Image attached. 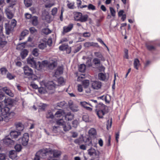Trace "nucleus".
I'll return each mask as SVG.
<instances>
[{"mask_svg":"<svg viewBox=\"0 0 160 160\" xmlns=\"http://www.w3.org/2000/svg\"><path fill=\"white\" fill-rule=\"evenodd\" d=\"M96 113L99 118H102L103 116L108 112V107L102 103L95 105Z\"/></svg>","mask_w":160,"mask_h":160,"instance_id":"obj_1","label":"nucleus"},{"mask_svg":"<svg viewBox=\"0 0 160 160\" xmlns=\"http://www.w3.org/2000/svg\"><path fill=\"white\" fill-rule=\"evenodd\" d=\"M0 113L3 116L5 117V122H8L9 120L12 118L14 115L15 113L12 111H10V108L7 107L2 108Z\"/></svg>","mask_w":160,"mask_h":160,"instance_id":"obj_2","label":"nucleus"},{"mask_svg":"<svg viewBox=\"0 0 160 160\" xmlns=\"http://www.w3.org/2000/svg\"><path fill=\"white\" fill-rule=\"evenodd\" d=\"M23 70L24 75L28 76H31V78L32 80H35L37 79V76L33 73L32 70L27 66L23 68Z\"/></svg>","mask_w":160,"mask_h":160,"instance_id":"obj_3","label":"nucleus"},{"mask_svg":"<svg viewBox=\"0 0 160 160\" xmlns=\"http://www.w3.org/2000/svg\"><path fill=\"white\" fill-rule=\"evenodd\" d=\"M57 124L62 127L63 129L65 131H67L69 130L71 128V127L69 123H66L63 119H60L57 122Z\"/></svg>","mask_w":160,"mask_h":160,"instance_id":"obj_4","label":"nucleus"},{"mask_svg":"<svg viewBox=\"0 0 160 160\" xmlns=\"http://www.w3.org/2000/svg\"><path fill=\"white\" fill-rule=\"evenodd\" d=\"M49 152L52 156H49L48 158V160H57L55 158H58L61 155L60 151L57 150H50Z\"/></svg>","mask_w":160,"mask_h":160,"instance_id":"obj_5","label":"nucleus"},{"mask_svg":"<svg viewBox=\"0 0 160 160\" xmlns=\"http://www.w3.org/2000/svg\"><path fill=\"white\" fill-rule=\"evenodd\" d=\"M29 140V135L27 133H25L22 138L19 139V141L24 146H26Z\"/></svg>","mask_w":160,"mask_h":160,"instance_id":"obj_6","label":"nucleus"},{"mask_svg":"<svg viewBox=\"0 0 160 160\" xmlns=\"http://www.w3.org/2000/svg\"><path fill=\"white\" fill-rule=\"evenodd\" d=\"M27 61L28 64L30 65L32 67L38 70L39 69L38 63H37L34 58L29 57L28 58Z\"/></svg>","mask_w":160,"mask_h":160,"instance_id":"obj_7","label":"nucleus"},{"mask_svg":"<svg viewBox=\"0 0 160 160\" xmlns=\"http://www.w3.org/2000/svg\"><path fill=\"white\" fill-rule=\"evenodd\" d=\"M49 154L50 152L48 151L47 149H42L37 152V155H38L40 158H45L47 155Z\"/></svg>","mask_w":160,"mask_h":160,"instance_id":"obj_8","label":"nucleus"},{"mask_svg":"<svg viewBox=\"0 0 160 160\" xmlns=\"http://www.w3.org/2000/svg\"><path fill=\"white\" fill-rule=\"evenodd\" d=\"M73 24L71 23L67 26L63 27V31L62 33V35H64L66 33L71 31L73 27Z\"/></svg>","mask_w":160,"mask_h":160,"instance_id":"obj_9","label":"nucleus"},{"mask_svg":"<svg viewBox=\"0 0 160 160\" xmlns=\"http://www.w3.org/2000/svg\"><path fill=\"white\" fill-rule=\"evenodd\" d=\"M102 83L98 81H94L92 82V87L94 89L98 90L101 88Z\"/></svg>","mask_w":160,"mask_h":160,"instance_id":"obj_10","label":"nucleus"},{"mask_svg":"<svg viewBox=\"0 0 160 160\" xmlns=\"http://www.w3.org/2000/svg\"><path fill=\"white\" fill-rule=\"evenodd\" d=\"M88 154L91 156H93L96 158H99V152L98 151V153H97L96 150L92 148L88 150Z\"/></svg>","mask_w":160,"mask_h":160,"instance_id":"obj_11","label":"nucleus"},{"mask_svg":"<svg viewBox=\"0 0 160 160\" xmlns=\"http://www.w3.org/2000/svg\"><path fill=\"white\" fill-rule=\"evenodd\" d=\"M2 27L0 25V45H5L7 42L4 40V37L2 33Z\"/></svg>","mask_w":160,"mask_h":160,"instance_id":"obj_12","label":"nucleus"},{"mask_svg":"<svg viewBox=\"0 0 160 160\" xmlns=\"http://www.w3.org/2000/svg\"><path fill=\"white\" fill-rule=\"evenodd\" d=\"M45 87L49 90H54L56 86V84L52 81L48 82L45 85Z\"/></svg>","mask_w":160,"mask_h":160,"instance_id":"obj_13","label":"nucleus"},{"mask_svg":"<svg viewBox=\"0 0 160 160\" xmlns=\"http://www.w3.org/2000/svg\"><path fill=\"white\" fill-rule=\"evenodd\" d=\"M9 136H6L5 138L3 140V142L4 144L7 145H12L14 143V142L9 137Z\"/></svg>","mask_w":160,"mask_h":160,"instance_id":"obj_14","label":"nucleus"},{"mask_svg":"<svg viewBox=\"0 0 160 160\" xmlns=\"http://www.w3.org/2000/svg\"><path fill=\"white\" fill-rule=\"evenodd\" d=\"M21 132L16 130H12L10 131V135L12 138H16L20 135Z\"/></svg>","mask_w":160,"mask_h":160,"instance_id":"obj_15","label":"nucleus"},{"mask_svg":"<svg viewBox=\"0 0 160 160\" xmlns=\"http://www.w3.org/2000/svg\"><path fill=\"white\" fill-rule=\"evenodd\" d=\"M84 46L85 48H89L90 47H98L99 46L97 43L93 42H87L84 43Z\"/></svg>","mask_w":160,"mask_h":160,"instance_id":"obj_16","label":"nucleus"},{"mask_svg":"<svg viewBox=\"0 0 160 160\" xmlns=\"http://www.w3.org/2000/svg\"><path fill=\"white\" fill-rule=\"evenodd\" d=\"M63 68L62 66L58 67L55 72L54 76L57 77L59 75L62 74L63 73Z\"/></svg>","mask_w":160,"mask_h":160,"instance_id":"obj_17","label":"nucleus"},{"mask_svg":"<svg viewBox=\"0 0 160 160\" xmlns=\"http://www.w3.org/2000/svg\"><path fill=\"white\" fill-rule=\"evenodd\" d=\"M63 68L62 66L58 67L55 72L54 76L57 77L59 75L62 74L63 73Z\"/></svg>","mask_w":160,"mask_h":160,"instance_id":"obj_18","label":"nucleus"},{"mask_svg":"<svg viewBox=\"0 0 160 160\" xmlns=\"http://www.w3.org/2000/svg\"><path fill=\"white\" fill-rule=\"evenodd\" d=\"M63 68L62 66L58 67L55 72L54 76L57 77L59 75L62 74L63 73Z\"/></svg>","mask_w":160,"mask_h":160,"instance_id":"obj_19","label":"nucleus"},{"mask_svg":"<svg viewBox=\"0 0 160 160\" xmlns=\"http://www.w3.org/2000/svg\"><path fill=\"white\" fill-rule=\"evenodd\" d=\"M2 90L8 96L13 97L14 96V94L11 91L6 87L3 88Z\"/></svg>","mask_w":160,"mask_h":160,"instance_id":"obj_20","label":"nucleus"},{"mask_svg":"<svg viewBox=\"0 0 160 160\" xmlns=\"http://www.w3.org/2000/svg\"><path fill=\"white\" fill-rule=\"evenodd\" d=\"M59 49L60 50L62 51H67L68 50L69 51L68 52V53H69L71 52V51L69 49L68 46L67 45L62 44L59 47Z\"/></svg>","mask_w":160,"mask_h":160,"instance_id":"obj_21","label":"nucleus"},{"mask_svg":"<svg viewBox=\"0 0 160 160\" xmlns=\"http://www.w3.org/2000/svg\"><path fill=\"white\" fill-rule=\"evenodd\" d=\"M48 65V62L47 60L43 61L41 63L39 62H38V68H39V69L42 68L43 66H47Z\"/></svg>","mask_w":160,"mask_h":160,"instance_id":"obj_22","label":"nucleus"},{"mask_svg":"<svg viewBox=\"0 0 160 160\" xmlns=\"http://www.w3.org/2000/svg\"><path fill=\"white\" fill-rule=\"evenodd\" d=\"M74 115L72 114L70 112H68L65 115L64 118L66 120L71 121L74 118Z\"/></svg>","mask_w":160,"mask_h":160,"instance_id":"obj_23","label":"nucleus"},{"mask_svg":"<svg viewBox=\"0 0 160 160\" xmlns=\"http://www.w3.org/2000/svg\"><path fill=\"white\" fill-rule=\"evenodd\" d=\"M16 128L18 132H20L23 131L24 128L23 125L20 122H18L16 124Z\"/></svg>","mask_w":160,"mask_h":160,"instance_id":"obj_24","label":"nucleus"},{"mask_svg":"<svg viewBox=\"0 0 160 160\" xmlns=\"http://www.w3.org/2000/svg\"><path fill=\"white\" fill-rule=\"evenodd\" d=\"M9 157L12 159H15L16 158L17 152L14 150H11L9 152Z\"/></svg>","mask_w":160,"mask_h":160,"instance_id":"obj_25","label":"nucleus"},{"mask_svg":"<svg viewBox=\"0 0 160 160\" xmlns=\"http://www.w3.org/2000/svg\"><path fill=\"white\" fill-rule=\"evenodd\" d=\"M5 28L6 33L8 35L13 30V29L8 24H5Z\"/></svg>","mask_w":160,"mask_h":160,"instance_id":"obj_26","label":"nucleus"},{"mask_svg":"<svg viewBox=\"0 0 160 160\" xmlns=\"http://www.w3.org/2000/svg\"><path fill=\"white\" fill-rule=\"evenodd\" d=\"M82 13L80 12H76L74 15V19L77 21H80V18L81 17Z\"/></svg>","mask_w":160,"mask_h":160,"instance_id":"obj_27","label":"nucleus"},{"mask_svg":"<svg viewBox=\"0 0 160 160\" xmlns=\"http://www.w3.org/2000/svg\"><path fill=\"white\" fill-rule=\"evenodd\" d=\"M81 17L80 18V22H85L88 21V16L87 14L82 15V13Z\"/></svg>","mask_w":160,"mask_h":160,"instance_id":"obj_28","label":"nucleus"},{"mask_svg":"<svg viewBox=\"0 0 160 160\" xmlns=\"http://www.w3.org/2000/svg\"><path fill=\"white\" fill-rule=\"evenodd\" d=\"M94 54L95 56L99 58L102 61H104L105 58L100 52H94Z\"/></svg>","mask_w":160,"mask_h":160,"instance_id":"obj_29","label":"nucleus"},{"mask_svg":"<svg viewBox=\"0 0 160 160\" xmlns=\"http://www.w3.org/2000/svg\"><path fill=\"white\" fill-rule=\"evenodd\" d=\"M28 51L26 49L22 50L20 53L22 58L24 59L28 55Z\"/></svg>","mask_w":160,"mask_h":160,"instance_id":"obj_30","label":"nucleus"},{"mask_svg":"<svg viewBox=\"0 0 160 160\" xmlns=\"http://www.w3.org/2000/svg\"><path fill=\"white\" fill-rule=\"evenodd\" d=\"M133 64L134 68L137 70H138V67L140 65V62L138 59H135Z\"/></svg>","mask_w":160,"mask_h":160,"instance_id":"obj_31","label":"nucleus"},{"mask_svg":"<svg viewBox=\"0 0 160 160\" xmlns=\"http://www.w3.org/2000/svg\"><path fill=\"white\" fill-rule=\"evenodd\" d=\"M29 31L27 30H24L23 31L21 34V36L19 38L20 40H21L24 38V37L28 34Z\"/></svg>","mask_w":160,"mask_h":160,"instance_id":"obj_32","label":"nucleus"},{"mask_svg":"<svg viewBox=\"0 0 160 160\" xmlns=\"http://www.w3.org/2000/svg\"><path fill=\"white\" fill-rule=\"evenodd\" d=\"M98 77L99 79L102 81H104L106 79V74L102 72L98 74Z\"/></svg>","mask_w":160,"mask_h":160,"instance_id":"obj_33","label":"nucleus"},{"mask_svg":"<svg viewBox=\"0 0 160 160\" xmlns=\"http://www.w3.org/2000/svg\"><path fill=\"white\" fill-rule=\"evenodd\" d=\"M32 24L34 26H36L38 24V18L36 16L32 17L31 18Z\"/></svg>","mask_w":160,"mask_h":160,"instance_id":"obj_34","label":"nucleus"},{"mask_svg":"<svg viewBox=\"0 0 160 160\" xmlns=\"http://www.w3.org/2000/svg\"><path fill=\"white\" fill-rule=\"evenodd\" d=\"M4 102L6 105L12 106L13 103L12 101L10 98L5 99L4 100Z\"/></svg>","mask_w":160,"mask_h":160,"instance_id":"obj_35","label":"nucleus"},{"mask_svg":"<svg viewBox=\"0 0 160 160\" xmlns=\"http://www.w3.org/2000/svg\"><path fill=\"white\" fill-rule=\"evenodd\" d=\"M107 96L103 95L101 96L98 97V99H102L103 100H104L106 103H109V101L107 99Z\"/></svg>","mask_w":160,"mask_h":160,"instance_id":"obj_36","label":"nucleus"},{"mask_svg":"<svg viewBox=\"0 0 160 160\" xmlns=\"http://www.w3.org/2000/svg\"><path fill=\"white\" fill-rule=\"evenodd\" d=\"M82 83L85 88H87L89 84V81L88 80H84L82 81Z\"/></svg>","mask_w":160,"mask_h":160,"instance_id":"obj_37","label":"nucleus"},{"mask_svg":"<svg viewBox=\"0 0 160 160\" xmlns=\"http://www.w3.org/2000/svg\"><path fill=\"white\" fill-rule=\"evenodd\" d=\"M86 69V66L84 64H81L78 67V70L79 72H84Z\"/></svg>","mask_w":160,"mask_h":160,"instance_id":"obj_38","label":"nucleus"},{"mask_svg":"<svg viewBox=\"0 0 160 160\" xmlns=\"http://www.w3.org/2000/svg\"><path fill=\"white\" fill-rule=\"evenodd\" d=\"M63 113V110L60 109L58 110L55 113V115L56 117H59L61 116Z\"/></svg>","mask_w":160,"mask_h":160,"instance_id":"obj_39","label":"nucleus"},{"mask_svg":"<svg viewBox=\"0 0 160 160\" xmlns=\"http://www.w3.org/2000/svg\"><path fill=\"white\" fill-rule=\"evenodd\" d=\"M6 13L8 18L9 19L12 18L13 16V15L12 12L9 10L6 11Z\"/></svg>","mask_w":160,"mask_h":160,"instance_id":"obj_40","label":"nucleus"},{"mask_svg":"<svg viewBox=\"0 0 160 160\" xmlns=\"http://www.w3.org/2000/svg\"><path fill=\"white\" fill-rule=\"evenodd\" d=\"M80 104L84 108H85L88 105L90 106L91 107L92 106L90 103L86 102L85 101L81 102H80Z\"/></svg>","mask_w":160,"mask_h":160,"instance_id":"obj_41","label":"nucleus"},{"mask_svg":"<svg viewBox=\"0 0 160 160\" xmlns=\"http://www.w3.org/2000/svg\"><path fill=\"white\" fill-rule=\"evenodd\" d=\"M42 32L46 35H48L51 32V31L48 28H45L42 30Z\"/></svg>","mask_w":160,"mask_h":160,"instance_id":"obj_42","label":"nucleus"},{"mask_svg":"<svg viewBox=\"0 0 160 160\" xmlns=\"http://www.w3.org/2000/svg\"><path fill=\"white\" fill-rule=\"evenodd\" d=\"M112 124V119L111 118L110 120H108L107 122V128L108 130H109L111 127Z\"/></svg>","mask_w":160,"mask_h":160,"instance_id":"obj_43","label":"nucleus"},{"mask_svg":"<svg viewBox=\"0 0 160 160\" xmlns=\"http://www.w3.org/2000/svg\"><path fill=\"white\" fill-rule=\"evenodd\" d=\"M16 23H17V21L15 19H12L11 20L10 26H11V28H12L14 29V28L16 25Z\"/></svg>","mask_w":160,"mask_h":160,"instance_id":"obj_44","label":"nucleus"},{"mask_svg":"<svg viewBox=\"0 0 160 160\" xmlns=\"http://www.w3.org/2000/svg\"><path fill=\"white\" fill-rule=\"evenodd\" d=\"M24 3L25 6L28 7L31 5L32 2L31 0H24Z\"/></svg>","mask_w":160,"mask_h":160,"instance_id":"obj_45","label":"nucleus"},{"mask_svg":"<svg viewBox=\"0 0 160 160\" xmlns=\"http://www.w3.org/2000/svg\"><path fill=\"white\" fill-rule=\"evenodd\" d=\"M58 84L59 85H63L65 84V82L63 78L60 77L58 80Z\"/></svg>","mask_w":160,"mask_h":160,"instance_id":"obj_46","label":"nucleus"},{"mask_svg":"<svg viewBox=\"0 0 160 160\" xmlns=\"http://www.w3.org/2000/svg\"><path fill=\"white\" fill-rule=\"evenodd\" d=\"M39 50L37 48H34L32 51V53L33 55L35 57H37L38 56Z\"/></svg>","mask_w":160,"mask_h":160,"instance_id":"obj_47","label":"nucleus"},{"mask_svg":"<svg viewBox=\"0 0 160 160\" xmlns=\"http://www.w3.org/2000/svg\"><path fill=\"white\" fill-rule=\"evenodd\" d=\"M14 148L16 151L20 152L22 148V147L20 144H17L14 147Z\"/></svg>","mask_w":160,"mask_h":160,"instance_id":"obj_48","label":"nucleus"},{"mask_svg":"<svg viewBox=\"0 0 160 160\" xmlns=\"http://www.w3.org/2000/svg\"><path fill=\"white\" fill-rule=\"evenodd\" d=\"M70 109L73 112H76L78 111V107L76 105H74L71 107Z\"/></svg>","mask_w":160,"mask_h":160,"instance_id":"obj_49","label":"nucleus"},{"mask_svg":"<svg viewBox=\"0 0 160 160\" xmlns=\"http://www.w3.org/2000/svg\"><path fill=\"white\" fill-rule=\"evenodd\" d=\"M54 115L51 112H48L46 114V117L47 118L52 119L54 118Z\"/></svg>","mask_w":160,"mask_h":160,"instance_id":"obj_50","label":"nucleus"},{"mask_svg":"<svg viewBox=\"0 0 160 160\" xmlns=\"http://www.w3.org/2000/svg\"><path fill=\"white\" fill-rule=\"evenodd\" d=\"M88 132L90 135H94L96 133V131L94 128H91L89 131Z\"/></svg>","mask_w":160,"mask_h":160,"instance_id":"obj_51","label":"nucleus"},{"mask_svg":"<svg viewBox=\"0 0 160 160\" xmlns=\"http://www.w3.org/2000/svg\"><path fill=\"white\" fill-rule=\"evenodd\" d=\"M93 62L95 65L100 64V60L97 58H95L93 60Z\"/></svg>","mask_w":160,"mask_h":160,"instance_id":"obj_52","label":"nucleus"},{"mask_svg":"<svg viewBox=\"0 0 160 160\" xmlns=\"http://www.w3.org/2000/svg\"><path fill=\"white\" fill-rule=\"evenodd\" d=\"M16 0H12L11 2H9V7L13 8V6L16 4Z\"/></svg>","mask_w":160,"mask_h":160,"instance_id":"obj_53","label":"nucleus"},{"mask_svg":"<svg viewBox=\"0 0 160 160\" xmlns=\"http://www.w3.org/2000/svg\"><path fill=\"white\" fill-rule=\"evenodd\" d=\"M15 77V76L12 75L9 72L8 73L7 75V77L9 80H12L14 79Z\"/></svg>","mask_w":160,"mask_h":160,"instance_id":"obj_54","label":"nucleus"},{"mask_svg":"<svg viewBox=\"0 0 160 160\" xmlns=\"http://www.w3.org/2000/svg\"><path fill=\"white\" fill-rule=\"evenodd\" d=\"M46 47V44L45 43H41L38 45V47L41 49H44Z\"/></svg>","mask_w":160,"mask_h":160,"instance_id":"obj_55","label":"nucleus"},{"mask_svg":"<svg viewBox=\"0 0 160 160\" xmlns=\"http://www.w3.org/2000/svg\"><path fill=\"white\" fill-rule=\"evenodd\" d=\"M0 71L2 74H5L8 72V70L6 68L3 67L0 69Z\"/></svg>","mask_w":160,"mask_h":160,"instance_id":"obj_56","label":"nucleus"},{"mask_svg":"<svg viewBox=\"0 0 160 160\" xmlns=\"http://www.w3.org/2000/svg\"><path fill=\"white\" fill-rule=\"evenodd\" d=\"M110 10L112 16L113 17H114L115 16L116 13V12L114 9H113V8L112 7H110Z\"/></svg>","mask_w":160,"mask_h":160,"instance_id":"obj_57","label":"nucleus"},{"mask_svg":"<svg viewBox=\"0 0 160 160\" xmlns=\"http://www.w3.org/2000/svg\"><path fill=\"white\" fill-rule=\"evenodd\" d=\"M88 9L89 10H95V7L91 4H90L88 6Z\"/></svg>","mask_w":160,"mask_h":160,"instance_id":"obj_58","label":"nucleus"},{"mask_svg":"<svg viewBox=\"0 0 160 160\" xmlns=\"http://www.w3.org/2000/svg\"><path fill=\"white\" fill-rule=\"evenodd\" d=\"M82 36L85 38L89 37L91 36V34L88 32H84L83 33Z\"/></svg>","mask_w":160,"mask_h":160,"instance_id":"obj_59","label":"nucleus"},{"mask_svg":"<svg viewBox=\"0 0 160 160\" xmlns=\"http://www.w3.org/2000/svg\"><path fill=\"white\" fill-rule=\"evenodd\" d=\"M86 145H88L89 146H93V144L92 143V141L90 140L88 138L86 140Z\"/></svg>","mask_w":160,"mask_h":160,"instance_id":"obj_60","label":"nucleus"},{"mask_svg":"<svg viewBox=\"0 0 160 160\" xmlns=\"http://www.w3.org/2000/svg\"><path fill=\"white\" fill-rule=\"evenodd\" d=\"M147 49L150 51L154 50L155 49V47L151 45H148L146 46Z\"/></svg>","mask_w":160,"mask_h":160,"instance_id":"obj_61","label":"nucleus"},{"mask_svg":"<svg viewBox=\"0 0 160 160\" xmlns=\"http://www.w3.org/2000/svg\"><path fill=\"white\" fill-rule=\"evenodd\" d=\"M29 31L32 34L34 33L35 32H37V30L34 27H31L29 29Z\"/></svg>","mask_w":160,"mask_h":160,"instance_id":"obj_62","label":"nucleus"},{"mask_svg":"<svg viewBox=\"0 0 160 160\" xmlns=\"http://www.w3.org/2000/svg\"><path fill=\"white\" fill-rule=\"evenodd\" d=\"M52 15L54 16L56 15L57 12V9L56 8H53L52 10Z\"/></svg>","mask_w":160,"mask_h":160,"instance_id":"obj_63","label":"nucleus"},{"mask_svg":"<svg viewBox=\"0 0 160 160\" xmlns=\"http://www.w3.org/2000/svg\"><path fill=\"white\" fill-rule=\"evenodd\" d=\"M82 48V46L81 45H79V46L77 47V48L75 49L74 51V52L76 53L79 52Z\"/></svg>","mask_w":160,"mask_h":160,"instance_id":"obj_64","label":"nucleus"}]
</instances>
